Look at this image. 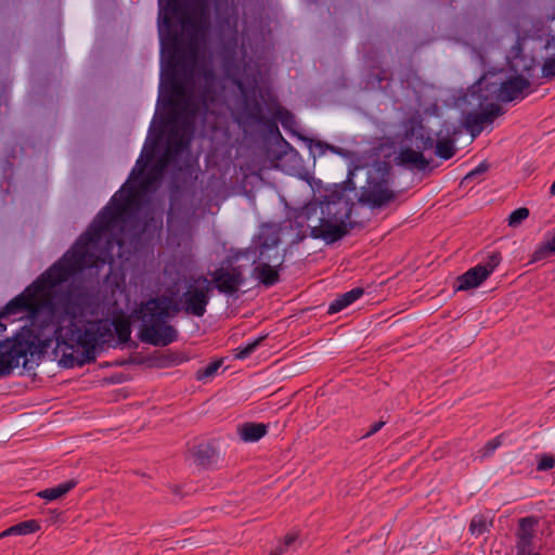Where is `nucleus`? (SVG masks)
Listing matches in <instances>:
<instances>
[{
	"label": "nucleus",
	"instance_id": "nucleus-15",
	"mask_svg": "<svg viewBox=\"0 0 555 555\" xmlns=\"http://www.w3.org/2000/svg\"><path fill=\"white\" fill-rule=\"evenodd\" d=\"M279 266H256L254 267V274L266 286H272L279 281L278 268Z\"/></svg>",
	"mask_w": 555,
	"mask_h": 555
},
{
	"label": "nucleus",
	"instance_id": "nucleus-27",
	"mask_svg": "<svg viewBox=\"0 0 555 555\" xmlns=\"http://www.w3.org/2000/svg\"><path fill=\"white\" fill-rule=\"evenodd\" d=\"M551 254H552L551 250H548L546 244H544L534 251L531 262L542 260Z\"/></svg>",
	"mask_w": 555,
	"mask_h": 555
},
{
	"label": "nucleus",
	"instance_id": "nucleus-11",
	"mask_svg": "<svg viewBox=\"0 0 555 555\" xmlns=\"http://www.w3.org/2000/svg\"><path fill=\"white\" fill-rule=\"evenodd\" d=\"M267 434L264 424L245 423L238 427V435L245 442H256Z\"/></svg>",
	"mask_w": 555,
	"mask_h": 555
},
{
	"label": "nucleus",
	"instance_id": "nucleus-6",
	"mask_svg": "<svg viewBox=\"0 0 555 555\" xmlns=\"http://www.w3.org/2000/svg\"><path fill=\"white\" fill-rule=\"evenodd\" d=\"M435 145V138L429 128L418 122L412 125L405 132V138L397 156L399 164L417 170H426L429 162L424 157L423 151Z\"/></svg>",
	"mask_w": 555,
	"mask_h": 555
},
{
	"label": "nucleus",
	"instance_id": "nucleus-30",
	"mask_svg": "<svg viewBox=\"0 0 555 555\" xmlns=\"http://www.w3.org/2000/svg\"><path fill=\"white\" fill-rule=\"evenodd\" d=\"M296 539H297L296 534H294V533L287 534L285 537L284 546L283 547L286 548V547L291 546L296 541Z\"/></svg>",
	"mask_w": 555,
	"mask_h": 555
},
{
	"label": "nucleus",
	"instance_id": "nucleus-14",
	"mask_svg": "<svg viewBox=\"0 0 555 555\" xmlns=\"http://www.w3.org/2000/svg\"><path fill=\"white\" fill-rule=\"evenodd\" d=\"M195 462L198 465L207 466L212 464L217 457V451L210 443H201L192 451Z\"/></svg>",
	"mask_w": 555,
	"mask_h": 555
},
{
	"label": "nucleus",
	"instance_id": "nucleus-35",
	"mask_svg": "<svg viewBox=\"0 0 555 555\" xmlns=\"http://www.w3.org/2000/svg\"><path fill=\"white\" fill-rule=\"evenodd\" d=\"M5 331V325L0 323V335ZM3 341V339H0V344Z\"/></svg>",
	"mask_w": 555,
	"mask_h": 555
},
{
	"label": "nucleus",
	"instance_id": "nucleus-24",
	"mask_svg": "<svg viewBox=\"0 0 555 555\" xmlns=\"http://www.w3.org/2000/svg\"><path fill=\"white\" fill-rule=\"evenodd\" d=\"M501 256L499 253H493L489 256L487 264H483V269L488 272V276L493 272V270L500 264Z\"/></svg>",
	"mask_w": 555,
	"mask_h": 555
},
{
	"label": "nucleus",
	"instance_id": "nucleus-31",
	"mask_svg": "<svg viewBox=\"0 0 555 555\" xmlns=\"http://www.w3.org/2000/svg\"><path fill=\"white\" fill-rule=\"evenodd\" d=\"M545 244H546L548 250H551L552 254H555V236L551 241L546 242Z\"/></svg>",
	"mask_w": 555,
	"mask_h": 555
},
{
	"label": "nucleus",
	"instance_id": "nucleus-32",
	"mask_svg": "<svg viewBox=\"0 0 555 555\" xmlns=\"http://www.w3.org/2000/svg\"><path fill=\"white\" fill-rule=\"evenodd\" d=\"M516 555H540L539 553H532L531 551H517Z\"/></svg>",
	"mask_w": 555,
	"mask_h": 555
},
{
	"label": "nucleus",
	"instance_id": "nucleus-33",
	"mask_svg": "<svg viewBox=\"0 0 555 555\" xmlns=\"http://www.w3.org/2000/svg\"><path fill=\"white\" fill-rule=\"evenodd\" d=\"M285 552L284 547H279L276 553H272L270 555H282Z\"/></svg>",
	"mask_w": 555,
	"mask_h": 555
},
{
	"label": "nucleus",
	"instance_id": "nucleus-9",
	"mask_svg": "<svg viewBox=\"0 0 555 555\" xmlns=\"http://www.w3.org/2000/svg\"><path fill=\"white\" fill-rule=\"evenodd\" d=\"M443 130L436 133L437 141H435V153L442 159H450L456 152L454 139L450 138L451 134H456L457 130L453 127L452 130L446 129V137L442 135Z\"/></svg>",
	"mask_w": 555,
	"mask_h": 555
},
{
	"label": "nucleus",
	"instance_id": "nucleus-1",
	"mask_svg": "<svg viewBox=\"0 0 555 555\" xmlns=\"http://www.w3.org/2000/svg\"><path fill=\"white\" fill-rule=\"evenodd\" d=\"M152 154L137 160L128 180L98 214L88 230L63 257L38 276L23 293L10 300L2 318L25 314L29 326L0 344V377L17 367L31 371L38 366L53 340L62 349L60 365L69 369L95 360V347L130 336L128 325L102 318L104 306L99 293L79 275L103 279L113 273L115 258L129 260L143 243L163 228V211L138 191L140 180Z\"/></svg>",
	"mask_w": 555,
	"mask_h": 555
},
{
	"label": "nucleus",
	"instance_id": "nucleus-17",
	"mask_svg": "<svg viewBox=\"0 0 555 555\" xmlns=\"http://www.w3.org/2000/svg\"><path fill=\"white\" fill-rule=\"evenodd\" d=\"M76 485V480L72 479L54 488L42 490L38 493V495L49 501L56 500L65 495L67 492H69Z\"/></svg>",
	"mask_w": 555,
	"mask_h": 555
},
{
	"label": "nucleus",
	"instance_id": "nucleus-10",
	"mask_svg": "<svg viewBox=\"0 0 555 555\" xmlns=\"http://www.w3.org/2000/svg\"><path fill=\"white\" fill-rule=\"evenodd\" d=\"M537 524L538 519L532 516L519 520L517 551H531L533 529Z\"/></svg>",
	"mask_w": 555,
	"mask_h": 555
},
{
	"label": "nucleus",
	"instance_id": "nucleus-19",
	"mask_svg": "<svg viewBox=\"0 0 555 555\" xmlns=\"http://www.w3.org/2000/svg\"><path fill=\"white\" fill-rule=\"evenodd\" d=\"M529 216V209L526 207H520L514 210L508 217V225L512 228H517L521 224L524 220H526Z\"/></svg>",
	"mask_w": 555,
	"mask_h": 555
},
{
	"label": "nucleus",
	"instance_id": "nucleus-4",
	"mask_svg": "<svg viewBox=\"0 0 555 555\" xmlns=\"http://www.w3.org/2000/svg\"><path fill=\"white\" fill-rule=\"evenodd\" d=\"M530 87L529 79L517 75L504 82H487L481 78L474 85L465 100L470 105L477 103L481 112H468L464 117V125L473 138L479 135L485 124H491L493 119L503 114V108L495 103H487L494 95L502 102H511L516 100L525 89Z\"/></svg>",
	"mask_w": 555,
	"mask_h": 555
},
{
	"label": "nucleus",
	"instance_id": "nucleus-7",
	"mask_svg": "<svg viewBox=\"0 0 555 555\" xmlns=\"http://www.w3.org/2000/svg\"><path fill=\"white\" fill-rule=\"evenodd\" d=\"M217 289L224 294H234L244 282L241 267L228 266L217 269L212 274Z\"/></svg>",
	"mask_w": 555,
	"mask_h": 555
},
{
	"label": "nucleus",
	"instance_id": "nucleus-25",
	"mask_svg": "<svg viewBox=\"0 0 555 555\" xmlns=\"http://www.w3.org/2000/svg\"><path fill=\"white\" fill-rule=\"evenodd\" d=\"M555 465V459L551 455H542L540 462L538 463L537 469L540 472L548 470L553 468Z\"/></svg>",
	"mask_w": 555,
	"mask_h": 555
},
{
	"label": "nucleus",
	"instance_id": "nucleus-3",
	"mask_svg": "<svg viewBox=\"0 0 555 555\" xmlns=\"http://www.w3.org/2000/svg\"><path fill=\"white\" fill-rule=\"evenodd\" d=\"M214 286L207 278L183 276L171 287L170 296L150 298L134 310L141 321L139 338L153 346H168L178 338V331L168 320L180 311L203 317L210 300Z\"/></svg>",
	"mask_w": 555,
	"mask_h": 555
},
{
	"label": "nucleus",
	"instance_id": "nucleus-5",
	"mask_svg": "<svg viewBox=\"0 0 555 555\" xmlns=\"http://www.w3.org/2000/svg\"><path fill=\"white\" fill-rule=\"evenodd\" d=\"M291 222L288 225L281 227L278 223H266L262 224L258 235L254 238L251 245L244 249L240 250L234 259H247L251 260V264L258 262L257 266H281L284 261V255L281 254L279 249V244L281 242L280 234H285L289 228V231H296L295 227L291 228Z\"/></svg>",
	"mask_w": 555,
	"mask_h": 555
},
{
	"label": "nucleus",
	"instance_id": "nucleus-8",
	"mask_svg": "<svg viewBox=\"0 0 555 555\" xmlns=\"http://www.w3.org/2000/svg\"><path fill=\"white\" fill-rule=\"evenodd\" d=\"M487 279L488 272L483 269V264H477L457 278L456 291L478 287Z\"/></svg>",
	"mask_w": 555,
	"mask_h": 555
},
{
	"label": "nucleus",
	"instance_id": "nucleus-26",
	"mask_svg": "<svg viewBox=\"0 0 555 555\" xmlns=\"http://www.w3.org/2000/svg\"><path fill=\"white\" fill-rule=\"evenodd\" d=\"M489 169V164L486 163V162H482L481 164H479L475 169H473L472 171H469L465 177H464V181H468V180H473L474 178H476L477 176H480L482 173H485L487 170Z\"/></svg>",
	"mask_w": 555,
	"mask_h": 555
},
{
	"label": "nucleus",
	"instance_id": "nucleus-16",
	"mask_svg": "<svg viewBox=\"0 0 555 555\" xmlns=\"http://www.w3.org/2000/svg\"><path fill=\"white\" fill-rule=\"evenodd\" d=\"M39 528L40 526L36 520H26L4 530L2 533H0V539L9 535H25L31 532H36L39 530Z\"/></svg>",
	"mask_w": 555,
	"mask_h": 555
},
{
	"label": "nucleus",
	"instance_id": "nucleus-18",
	"mask_svg": "<svg viewBox=\"0 0 555 555\" xmlns=\"http://www.w3.org/2000/svg\"><path fill=\"white\" fill-rule=\"evenodd\" d=\"M489 526H492V520H488L483 515H475L469 525V531L472 534H482L488 531Z\"/></svg>",
	"mask_w": 555,
	"mask_h": 555
},
{
	"label": "nucleus",
	"instance_id": "nucleus-22",
	"mask_svg": "<svg viewBox=\"0 0 555 555\" xmlns=\"http://www.w3.org/2000/svg\"><path fill=\"white\" fill-rule=\"evenodd\" d=\"M542 77L545 79H552L555 77V59L546 55L542 66Z\"/></svg>",
	"mask_w": 555,
	"mask_h": 555
},
{
	"label": "nucleus",
	"instance_id": "nucleus-13",
	"mask_svg": "<svg viewBox=\"0 0 555 555\" xmlns=\"http://www.w3.org/2000/svg\"><path fill=\"white\" fill-rule=\"evenodd\" d=\"M305 141L308 143V147H309L310 152L313 153L314 156H315V153H318L319 156H322L327 151H331L332 153H335L343 157H349V155H350L349 151L338 147V146H335V145H331L323 141L308 139V138H306Z\"/></svg>",
	"mask_w": 555,
	"mask_h": 555
},
{
	"label": "nucleus",
	"instance_id": "nucleus-28",
	"mask_svg": "<svg viewBox=\"0 0 555 555\" xmlns=\"http://www.w3.org/2000/svg\"><path fill=\"white\" fill-rule=\"evenodd\" d=\"M545 54L555 59V37H551L544 44Z\"/></svg>",
	"mask_w": 555,
	"mask_h": 555
},
{
	"label": "nucleus",
	"instance_id": "nucleus-2",
	"mask_svg": "<svg viewBox=\"0 0 555 555\" xmlns=\"http://www.w3.org/2000/svg\"><path fill=\"white\" fill-rule=\"evenodd\" d=\"M390 165L375 162L366 167L349 170L347 180L335 186L325 195L324 202L302 208L291 228L297 230L292 244H298L307 236V230L313 238L332 244L343 238L356 222L350 220L353 199L371 208H380L396 198L390 190Z\"/></svg>",
	"mask_w": 555,
	"mask_h": 555
},
{
	"label": "nucleus",
	"instance_id": "nucleus-23",
	"mask_svg": "<svg viewBox=\"0 0 555 555\" xmlns=\"http://www.w3.org/2000/svg\"><path fill=\"white\" fill-rule=\"evenodd\" d=\"M222 364V361L221 360H218V361H214L211 363H209L206 367H204L202 371H198V378L202 379V378H205V377H211L216 374V372L219 370V367L221 366Z\"/></svg>",
	"mask_w": 555,
	"mask_h": 555
},
{
	"label": "nucleus",
	"instance_id": "nucleus-21",
	"mask_svg": "<svg viewBox=\"0 0 555 555\" xmlns=\"http://www.w3.org/2000/svg\"><path fill=\"white\" fill-rule=\"evenodd\" d=\"M502 437H503V435H499L494 439L487 442L485 448L481 450V456L482 457L491 456L492 453L502 444Z\"/></svg>",
	"mask_w": 555,
	"mask_h": 555
},
{
	"label": "nucleus",
	"instance_id": "nucleus-20",
	"mask_svg": "<svg viewBox=\"0 0 555 555\" xmlns=\"http://www.w3.org/2000/svg\"><path fill=\"white\" fill-rule=\"evenodd\" d=\"M263 339L264 336L258 337L254 341L248 343L245 347L236 349L237 352L235 357L237 359H246L257 349V347L261 344Z\"/></svg>",
	"mask_w": 555,
	"mask_h": 555
},
{
	"label": "nucleus",
	"instance_id": "nucleus-34",
	"mask_svg": "<svg viewBox=\"0 0 555 555\" xmlns=\"http://www.w3.org/2000/svg\"><path fill=\"white\" fill-rule=\"evenodd\" d=\"M550 194L553 196L555 195V181L552 183L551 188H550Z\"/></svg>",
	"mask_w": 555,
	"mask_h": 555
},
{
	"label": "nucleus",
	"instance_id": "nucleus-29",
	"mask_svg": "<svg viewBox=\"0 0 555 555\" xmlns=\"http://www.w3.org/2000/svg\"><path fill=\"white\" fill-rule=\"evenodd\" d=\"M386 423L384 421H379L377 423H375L371 429L363 436V438H367L374 434H376L379 429L383 428V426L385 425Z\"/></svg>",
	"mask_w": 555,
	"mask_h": 555
},
{
	"label": "nucleus",
	"instance_id": "nucleus-12",
	"mask_svg": "<svg viewBox=\"0 0 555 555\" xmlns=\"http://www.w3.org/2000/svg\"><path fill=\"white\" fill-rule=\"evenodd\" d=\"M363 294V289L360 287H356L336 298L328 307L327 312L330 314L337 313L341 311L344 308L348 307L354 300L360 298Z\"/></svg>",
	"mask_w": 555,
	"mask_h": 555
}]
</instances>
